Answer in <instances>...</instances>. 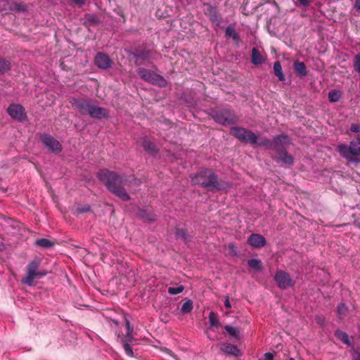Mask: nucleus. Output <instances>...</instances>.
<instances>
[{
    "label": "nucleus",
    "instance_id": "18",
    "mask_svg": "<svg viewBox=\"0 0 360 360\" xmlns=\"http://www.w3.org/2000/svg\"><path fill=\"white\" fill-rule=\"evenodd\" d=\"M218 345L220 350L225 354H231L234 356H240L241 355V352L236 345L226 342H221Z\"/></svg>",
    "mask_w": 360,
    "mask_h": 360
},
{
    "label": "nucleus",
    "instance_id": "9",
    "mask_svg": "<svg viewBox=\"0 0 360 360\" xmlns=\"http://www.w3.org/2000/svg\"><path fill=\"white\" fill-rule=\"evenodd\" d=\"M231 134L242 142L252 145L257 143V136L250 130L243 127H233L231 129Z\"/></svg>",
    "mask_w": 360,
    "mask_h": 360
},
{
    "label": "nucleus",
    "instance_id": "50",
    "mask_svg": "<svg viewBox=\"0 0 360 360\" xmlns=\"http://www.w3.org/2000/svg\"><path fill=\"white\" fill-rule=\"evenodd\" d=\"M354 360H360V353H356L354 357Z\"/></svg>",
    "mask_w": 360,
    "mask_h": 360
},
{
    "label": "nucleus",
    "instance_id": "17",
    "mask_svg": "<svg viewBox=\"0 0 360 360\" xmlns=\"http://www.w3.org/2000/svg\"><path fill=\"white\" fill-rule=\"evenodd\" d=\"M136 65H141L143 61L148 59L150 55V51L146 49H136L132 53Z\"/></svg>",
    "mask_w": 360,
    "mask_h": 360
},
{
    "label": "nucleus",
    "instance_id": "48",
    "mask_svg": "<svg viewBox=\"0 0 360 360\" xmlns=\"http://www.w3.org/2000/svg\"><path fill=\"white\" fill-rule=\"evenodd\" d=\"M354 8L360 11V0H356L354 4Z\"/></svg>",
    "mask_w": 360,
    "mask_h": 360
},
{
    "label": "nucleus",
    "instance_id": "19",
    "mask_svg": "<svg viewBox=\"0 0 360 360\" xmlns=\"http://www.w3.org/2000/svg\"><path fill=\"white\" fill-rule=\"evenodd\" d=\"M142 146L143 149L150 154L155 155L158 152L155 144L149 139H145L143 141Z\"/></svg>",
    "mask_w": 360,
    "mask_h": 360
},
{
    "label": "nucleus",
    "instance_id": "15",
    "mask_svg": "<svg viewBox=\"0 0 360 360\" xmlns=\"http://www.w3.org/2000/svg\"><path fill=\"white\" fill-rule=\"evenodd\" d=\"M94 63L96 65L103 70H106L111 68L112 65V61L109 57V56L103 52H98L95 58Z\"/></svg>",
    "mask_w": 360,
    "mask_h": 360
},
{
    "label": "nucleus",
    "instance_id": "25",
    "mask_svg": "<svg viewBox=\"0 0 360 360\" xmlns=\"http://www.w3.org/2000/svg\"><path fill=\"white\" fill-rule=\"evenodd\" d=\"M248 264L251 269L259 271L262 269L261 260L258 259H250L248 261Z\"/></svg>",
    "mask_w": 360,
    "mask_h": 360
},
{
    "label": "nucleus",
    "instance_id": "27",
    "mask_svg": "<svg viewBox=\"0 0 360 360\" xmlns=\"http://www.w3.org/2000/svg\"><path fill=\"white\" fill-rule=\"evenodd\" d=\"M225 34L226 37H231L236 42H238L240 40L239 34L236 32L234 28L231 26L226 27Z\"/></svg>",
    "mask_w": 360,
    "mask_h": 360
},
{
    "label": "nucleus",
    "instance_id": "45",
    "mask_svg": "<svg viewBox=\"0 0 360 360\" xmlns=\"http://www.w3.org/2000/svg\"><path fill=\"white\" fill-rule=\"evenodd\" d=\"M274 359V355L271 352H266L264 354V360H273Z\"/></svg>",
    "mask_w": 360,
    "mask_h": 360
},
{
    "label": "nucleus",
    "instance_id": "31",
    "mask_svg": "<svg viewBox=\"0 0 360 360\" xmlns=\"http://www.w3.org/2000/svg\"><path fill=\"white\" fill-rule=\"evenodd\" d=\"M10 10L13 11L21 12L25 11L27 9L25 4L22 2H13L10 7Z\"/></svg>",
    "mask_w": 360,
    "mask_h": 360
},
{
    "label": "nucleus",
    "instance_id": "8",
    "mask_svg": "<svg viewBox=\"0 0 360 360\" xmlns=\"http://www.w3.org/2000/svg\"><path fill=\"white\" fill-rule=\"evenodd\" d=\"M136 72L140 78L153 85L162 88L167 85V80L162 76L155 73L153 70L144 68H139L136 70Z\"/></svg>",
    "mask_w": 360,
    "mask_h": 360
},
{
    "label": "nucleus",
    "instance_id": "46",
    "mask_svg": "<svg viewBox=\"0 0 360 360\" xmlns=\"http://www.w3.org/2000/svg\"><path fill=\"white\" fill-rule=\"evenodd\" d=\"M224 306L226 307V308L227 309H230L231 307V303H230V301H229V297H226V299H225V301H224Z\"/></svg>",
    "mask_w": 360,
    "mask_h": 360
},
{
    "label": "nucleus",
    "instance_id": "7",
    "mask_svg": "<svg viewBox=\"0 0 360 360\" xmlns=\"http://www.w3.org/2000/svg\"><path fill=\"white\" fill-rule=\"evenodd\" d=\"M338 151L342 158L349 161L354 160V157L360 155V136L350 141L349 146L339 145Z\"/></svg>",
    "mask_w": 360,
    "mask_h": 360
},
{
    "label": "nucleus",
    "instance_id": "41",
    "mask_svg": "<svg viewBox=\"0 0 360 360\" xmlns=\"http://www.w3.org/2000/svg\"><path fill=\"white\" fill-rule=\"evenodd\" d=\"M125 325L127 328V333H133L134 328L131 326L129 321L125 319Z\"/></svg>",
    "mask_w": 360,
    "mask_h": 360
},
{
    "label": "nucleus",
    "instance_id": "5",
    "mask_svg": "<svg viewBox=\"0 0 360 360\" xmlns=\"http://www.w3.org/2000/svg\"><path fill=\"white\" fill-rule=\"evenodd\" d=\"M211 116L217 124L223 126L236 124L239 121V117L236 112L227 107H217L212 109Z\"/></svg>",
    "mask_w": 360,
    "mask_h": 360
},
{
    "label": "nucleus",
    "instance_id": "39",
    "mask_svg": "<svg viewBox=\"0 0 360 360\" xmlns=\"http://www.w3.org/2000/svg\"><path fill=\"white\" fill-rule=\"evenodd\" d=\"M184 288L182 285L178 287H169L168 292L171 295H177L183 292Z\"/></svg>",
    "mask_w": 360,
    "mask_h": 360
},
{
    "label": "nucleus",
    "instance_id": "14",
    "mask_svg": "<svg viewBox=\"0 0 360 360\" xmlns=\"http://www.w3.org/2000/svg\"><path fill=\"white\" fill-rule=\"evenodd\" d=\"M7 112L13 119L20 122L27 119L25 110L20 104H11L7 108Z\"/></svg>",
    "mask_w": 360,
    "mask_h": 360
},
{
    "label": "nucleus",
    "instance_id": "2",
    "mask_svg": "<svg viewBox=\"0 0 360 360\" xmlns=\"http://www.w3.org/2000/svg\"><path fill=\"white\" fill-rule=\"evenodd\" d=\"M191 183L199 185L208 191H225L230 188L231 183L219 179L213 169L202 168L196 174L191 176Z\"/></svg>",
    "mask_w": 360,
    "mask_h": 360
},
{
    "label": "nucleus",
    "instance_id": "24",
    "mask_svg": "<svg viewBox=\"0 0 360 360\" xmlns=\"http://www.w3.org/2000/svg\"><path fill=\"white\" fill-rule=\"evenodd\" d=\"M37 247L42 248H51L54 246V243L47 238H40L34 242Z\"/></svg>",
    "mask_w": 360,
    "mask_h": 360
},
{
    "label": "nucleus",
    "instance_id": "43",
    "mask_svg": "<svg viewBox=\"0 0 360 360\" xmlns=\"http://www.w3.org/2000/svg\"><path fill=\"white\" fill-rule=\"evenodd\" d=\"M350 131L355 133L360 132V126L357 124H352Z\"/></svg>",
    "mask_w": 360,
    "mask_h": 360
},
{
    "label": "nucleus",
    "instance_id": "3",
    "mask_svg": "<svg viewBox=\"0 0 360 360\" xmlns=\"http://www.w3.org/2000/svg\"><path fill=\"white\" fill-rule=\"evenodd\" d=\"M273 143L272 150L276 153V156L273 159L278 163L292 166L294 164V158L287 150L290 144L289 136L285 134L277 135L273 138Z\"/></svg>",
    "mask_w": 360,
    "mask_h": 360
},
{
    "label": "nucleus",
    "instance_id": "20",
    "mask_svg": "<svg viewBox=\"0 0 360 360\" xmlns=\"http://www.w3.org/2000/svg\"><path fill=\"white\" fill-rule=\"evenodd\" d=\"M251 60H252V63L254 65H261L264 61V58L260 53L259 51L255 47L252 48V49Z\"/></svg>",
    "mask_w": 360,
    "mask_h": 360
},
{
    "label": "nucleus",
    "instance_id": "30",
    "mask_svg": "<svg viewBox=\"0 0 360 360\" xmlns=\"http://www.w3.org/2000/svg\"><path fill=\"white\" fill-rule=\"evenodd\" d=\"M335 335L338 339L341 340L345 344L350 345L348 335L345 332L336 330Z\"/></svg>",
    "mask_w": 360,
    "mask_h": 360
},
{
    "label": "nucleus",
    "instance_id": "13",
    "mask_svg": "<svg viewBox=\"0 0 360 360\" xmlns=\"http://www.w3.org/2000/svg\"><path fill=\"white\" fill-rule=\"evenodd\" d=\"M203 13L205 15L208 16L212 23L219 27L221 22V18L217 11V7L212 6L210 4H203Z\"/></svg>",
    "mask_w": 360,
    "mask_h": 360
},
{
    "label": "nucleus",
    "instance_id": "23",
    "mask_svg": "<svg viewBox=\"0 0 360 360\" xmlns=\"http://www.w3.org/2000/svg\"><path fill=\"white\" fill-rule=\"evenodd\" d=\"M274 75L278 77V80L281 82L285 81V75L282 71V67L281 63L279 61H276L274 64Z\"/></svg>",
    "mask_w": 360,
    "mask_h": 360
},
{
    "label": "nucleus",
    "instance_id": "40",
    "mask_svg": "<svg viewBox=\"0 0 360 360\" xmlns=\"http://www.w3.org/2000/svg\"><path fill=\"white\" fill-rule=\"evenodd\" d=\"M127 179H129V181H131V182L129 183V182H127V185H134V186H139L141 184V181L140 179H138L136 178H127Z\"/></svg>",
    "mask_w": 360,
    "mask_h": 360
},
{
    "label": "nucleus",
    "instance_id": "29",
    "mask_svg": "<svg viewBox=\"0 0 360 360\" xmlns=\"http://www.w3.org/2000/svg\"><path fill=\"white\" fill-rule=\"evenodd\" d=\"M208 318L211 326L218 328L220 326L217 314L214 311L210 312Z\"/></svg>",
    "mask_w": 360,
    "mask_h": 360
},
{
    "label": "nucleus",
    "instance_id": "47",
    "mask_svg": "<svg viewBox=\"0 0 360 360\" xmlns=\"http://www.w3.org/2000/svg\"><path fill=\"white\" fill-rule=\"evenodd\" d=\"M89 21L91 22V23L93 24H95V23H97L98 22V20H97V18L95 17V16H91L89 18Z\"/></svg>",
    "mask_w": 360,
    "mask_h": 360
},
{
    "label": "nucleus",
    "instance_id": "28",
    "mask_svg": "<svg viewBox=\"0 0 360 360\" xmlns=\"http://www.w3.org/2000/svg\"><path fill=\"white\" fill-rule=\"evenodd\" d=\"M11 69V63L4 58H0V75L4 74Z\"/></svg>",
    "mask_w": 360,
    "mask_h": 360
},
{
    "label": "nucleus",
    "instance_id": "51",
    "mask_svg": "<svg viewBox=\"0 0 360 360\" xmlns=\"http://www.w3.org/2000/svg\"><path fill=\"white\" fill-rule=\"evenodd\" d=\"M288 360H295L293 358H290Z\"/></svg>",
    "mask_w": 360,
    "mask_h": 360
},
{
    "label": "nucleus",
    "instance_id": "10",
    "mask_svg": "<svg viewBox=\"0 0 360 360\" xmlns=\"http://www.w3.org/2000/svg\"><path fill=\"white\" fill-rule=\"evenodd\" d=\"M274 281L281 289H286L292 287L295 283L290 274L283 270H278L276 272Z\"/></svg>",
    "mask_w": 360,
    "mask_h": 360
},
{
    "label": "nucleus",
    "instance_id": "16",
    "mask_svg": "<svg viewBox=\"0 0 360 360\" xmlns=\"http://www.w3.org/2000/svg\"><path fill=\"white\" fill-rule=\"evenodd\" d=\"M248 243L253 248H262L266 244L265 238L259 233H252L248 238Z\"/></svg>",
    "mask_w": 360,
    "mask_h": 360
},
{
    "label": "nucleus",
    "instance_id": "34",
    "mask_svg": "<svg viewBox=\"0 0 360 360\" xmlns=\"http://www.w3.org/2000/svg\"><path fill=\"white\" fill-rule=\"evenodd\" d=\"M193 309V301L191 300H186L181 306V311L183 314H188Z\"/></svg>",
    "mask_w": 360,
    "mask_h": 360
},
{
    "label": "nucleus",
    "instance_id": "33",
    "mask_svg": "<svg viewBox=\"0 0 360 360\" xmlns=\"http://www.w3.org/2000/svg\"><path fill=\"white\" fill-rule=\"evenodd\" d=\"M347 310H348V308L345 304H343V303L339 304L337 307V314H338L339 318L341 319H343L345 316Z\"/></svg>",
    "mask_w": 360,
    "mask_h": 360
},
{
    "label": "nucleus",
    "instance_id": "1",
    "mask_svg": "<svg viewBox=\"0 0 360 360\" xmlns=\"http://www.w3.org/2000/svg\"><path fill=\"white\" fill-rule=\"evenodd\" d=\"M97 177L103 183L111 193L123 201L130 200L125 186H127V182L131 183V181L127 179L126 175L118 174L115 171L103 169L98 171Z\"/></svg>",
    "mask_w": 360,
    "mask_h": 360
},
{
    "label": "nucleus",
    "instance_id": "26",
    "mask_svg": "<svg viewBox=\"0 0 360 360\" xmlns=\"http://www.w3.org/2000/svg\"><path fill=\"white\" fill-rule=\"evenodd\" d=\"M175 236L176 238H181L184 242H188L190 240L186 229L176 228Z\"/></svg>",
    "mask_w": 360,
    "mask_h": 360
},
{
    "label": "nucleus",
    "instance_id": "6",
    "mask_svg": "<svg viewBox=\"0 0 360 360\" xmlns=\"http://www.w3.org/2000/svg\"><path fill=\"white\" fill-rule=\"evenodd\" d=\"M40 260L34 259L29 262L27 266V274L22 278V283L28 286L34 285L35 279H40L46 276L48 271L39 270Z\"/></svg>",
    "mask_w": 360,
    "mask_h": 360
},
{
    "label": "nucleus",
    "instance_id": "4",
    "mask_svg": "<svg viewBox=\"0 0 360 360\" xmlns=\"http://www.w3.org/2000/svg\"><path fill=\"white\" fill-rule=\"evenodd\" d=\"M72 106L82 115H89L91 118L103 119L109 117L108 109L94 104L91 99H75Z\"/></svg>",
    "mask_w": 360,
    "mask_h": 360
},
{
    "label": "nucleus",
    "instance_id": "37",
    "mask_svg": "<svg viewBox=\"0 0 360 360\" xmlns=\"http://www.w3.org/2000/svg\"><path fill=\"white\" fill-rule=\"evenodd\" d=\"M313 0H294L295 4L297 7L307 8Z\"/></svg>",
    "mask_w": 360,
    "mask_h": 360
},
{
    "label": "nucleus",
    "instance_id": "12",
    "mask_svg": "<svg viewBox=\"0 0 360 360\" xmlns=\"http://www.w3.org/2000/svg\"><path fill=\"white\" fill-rule=\"evenodd\" d=\"M118 341L122 344L126 354L133 357L134 352L131 346L137 344V340L134 338L132 333H126L125 335H118Z\"/></svg>",
    "mask_w": 360,
    "mask_h": 360
},
{
    "label": "nucleus",
    "instance_id": "42",
    "mask_svg": "<svg viewBox=\"0 0 360 360\" xmlns=\"http://www.w3.org/2000/svg\"><path fill=\"white\" fill-rule=\"evenodd\" d=\"M90 211H91V208H90V206H89V205H84L83 207L77 208V212L79 213H85V212H88Z\"/></svg>",
    "mask_w": 360,
    "mask_h": 360
},
{
    "label": "nucleus",
    "instance_id": "44",
    "mask_svg": "<svg viewBox=\"0 0 360 360\" xmlns=\"http://www.w3.org/2000/svg\"><path fill=\"white\" fill-rule=\"evenodd\" d=\"M72 1L79 7L82 6L86 3V0H72Z\"/></svg>",
    "mask_w": 360,
    "mask_h": 360
},
{
    "label": "nucleus",
    "instance_id": "32",
    "mask_svg": "<svg viewBox=\"0 0 360 360\" xmlns=\"http://www.w3.org/2000/svg\"><path fill=\"white\" fill-rule=\"evenodd\" d=\"M340 97L341 93L339 91L331 90L328 93V99L332 103L338 101Z\"/></svg>",
    "mask_w": 360,
    "mask_h": 360
},
{
    "label": "nucleus",
    "instance_id": "35",
    "mask_svg": "<svg viewBox=\"0 0 360 360\" xmlns=\"http://www.w3.org/2000/svg\"><path fill=\"white\" fill-rule=\"evenodd\" d=\"M257 144L259 146H263L266 149H272L274 143L273 140L264 138L262 139L259 142L257 141Z\"/></svg>",
    "mask_w": 360,
    "mask_h": 360
},
{
    "label": "nucleus",
    "instance_id": "11",
    "mask_svg": "<svg viewBox=\"0 0 360 360\" xmlns=\"http://www.w3.org/2000/svg\"><path fill=\"white\" fill-rule=\"evenodd\" d=\"M40 141L51 153H59L62 151L63 148L60 143L49 134L41 135Z\"/></svg>",
    "mask_w": 360,
    "mask_h": 360
},
{
    "label": "nucleus",
    "instance_id": "36",
    "mask_svg": "<svg viewBox=\"0 0 360 360\" xmlns=\"http://www.w3.org/2000/svg\"><path fill=\"white\" fill-rule=\"evenodd\" d=\"M224 329L231 337L236 338H238V330L236 328L226 325L224 326Z\"/></svg>",
    "mask_w": 360,
    "mask_h": 360
},
{
    "label": "nucleus",
    "instance_id": "49",
    "mask_svg": "<svg viewBox=\"0 0 360 360\" xmlns=\"http://www.w3.org/2000/svg\"><path fill=\"white\" fill-rule=\"evenodd\" d=\"M229 250H231L232 251H233V250H234V249H235V245H234V244H233V243H230V244L229 245Z\"/></svg>",
    "mask_w": 360,
    "mask_h": 360
},
{
    "label": "nucleus",
    "instance_id": "21",
    "mask_svg": "<svg viewBox=\"0 0 360 360\" xmlns=\"http://www.w3.org/2000/svg\"><path fill=\"white\" fill-rule=\"evenodd\" d=\"M293 67L295 72L301 77H304L307 75V68L303 62L296 60L294 63Z\"/></svg>",
    "mask_w": 360,
    "mask_h": 360
},
{
    "label": "nucleus",
    "instance_id": "38",
    "mask_svg": "<svg viewBox=\"0 0 360 360\" xmlns=\"http://www.w3.org/2000/svg\"><path fill=\"white\" fill-rule=\"evenodd\" d=\"M354 69L358 73H360V53L356 54L353 60Z\"/></svg>",
    "mask_w": 360,
    "mask_h": 360
},
{
    "label": "nucleus",
    "instance_id": "22",
    "mask_svg": "<svg viewBox=\"0 0 360 360\" xmlns=\"http://www.w3.org/2000/svg\"><path fill=\"white\" fill-rule=\"evenodd\" d=\"M138 214L139 217L147 221H153L156 219V215L146 210H140Z\"/></svg>",
    "mask_w": 360,
    "mask_h": 360
}]
</instances>
